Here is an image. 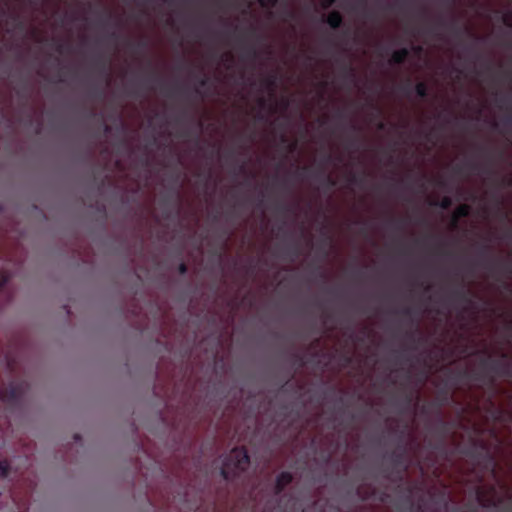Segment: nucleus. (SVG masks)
Wrapping results in <instances>:
<instances>
[{"label":"nucleus","mask_w":512,"mask_h":512,"mask_svg":"<svg viewBox=\"0 0 512 512\" xmlns=\"http://www.w3.org/2000/svg\"><path fill=\"white\" fill-rule=\"evenodd\" d=\"M250 457L245 447L233 448L223 460L220 474L226 481H232L247 470Z\"/></svg>","instance_id":"f257e3e1"},{"label":"nucleus","mask_w":512,"mask_h":512,"mask_svg":"<svg viewBox=\"0 0 512 512\" xmlns=\"http://www.w3.org/2000/svg\"><path fill=\"white\" fill-rule=\"evenodd\" d=\"M483 368L489 370L497 376H510L512 377V369L509 363L500 360H491L490 358L481 361Z\"/></svg>","instance_id":"f03ea898"},{"label":"nucleus","mask_w":512,"mask_h":512,"mask_svg":"<svg viewBox=\"0 0 512 512\" xmlns=\"http://www.w3.org/2000/svg\"><path fill=\"white\" fill-rule=\"evenodd\" d=\"M293 481V475L288 471L281 472L276 477L275 487H274V493L275 495H280L286 486L291 484Z\"/></svg>","instance_id":"7ed1b4c3"},{"label":"nucleus","mask_w":512,"mask_h":512,"mask_svg":"<svg viewBox=\"0 0 512 512\" xmlns=\"http://www.w3.org/2000/svg\"><path fill=\"white\" fill-rule=\"evenodd\" d=\"M406 458H407V450H406V447H404V446H400L399 449L393 451L390 455L391 461L396 466H402L404 471H406L408 468V465L406 463Z\"/></svg>","instance_id":"20e7f679"},{"label":"nucleus","mask_w":512,"mask_h":512,"mask_svg":"<svg viewBox=\"0 0 512 512\" xmlns=\"http://www.w3.org/2000/svg\"><path fill=\"white\" fill-rule=\"evenodd\" d=\"M471 212V207L467 204L459 205L453 212L451 224L453 227H457L460 218L468 217Z\"/></svg>","instance_id":"39448f33"},{"label":"nucleus","mask_w":512,"mask_h":512,"mask_svg":"<svg viewBox=\"0 0 512 512\" xmlns=\"http://www.w3.org/2000/svg\"><path fill=\"white\" fill-rule=\"evenodd\" d=\"M409 55H410V49H408L406 47L401 48L392 53L389 62H390V64H394V65H402L403 63H405V61L407 60Z\"/></svg>","instance_id":"423d86ee"},{"label":"nucleus","mask_w":512,"mask_h":512,"mask_svg":"<svg viewBox=\"0 0 512 512\" xmlns=\"http://www.w3.org/2000/svg\"><path fill=\"white\" fill-rule=\"evenodd\" d=\"M453 295L460 302H463V303L467 304L468 306L473 305L471 291L464 289L463 286H461L460 288L453 291Z\"/></svg>","instance_id":"0eeeda50"},{"label":"nucleus","mask_w":512,"mask_h":512,"mask_svg":"<svg viewBox=\"0 0 512 512\" xmlns=\"http://www.w3.org/2000/svg\"><path fill=\"white\" fill-rule=\"evenodd\" d=\"M325 22L332 28V29H338L343 24V17L339 11H332L328 14V16L325 19Z\"/></svg>","instance_id":"6e6552de"},{"label":"nucleus","mask_w":512,"mask_h":512,"mask_svg":"<svg viewBox=\"0 0 512 512\" xmlns=\"http://www.w3.org/2000/svg\"><path fill=\"white\" fill-rule=\"evenodd\" d=\"M98 66H99L100 75L106 79L107 84H110L111 73H110V68H109L107 61L102 60V59L99 60Z\"/></svg>","instance_id":"1a4fd4ad"},{"label":"nucleus","mask_w":512,"mask_h":512,"mask_svg":"<svg viewBox=\"0 0 512 512\" xmlns=\"http://www.w3.org/2000/svg\"><path fill=\"white\" fill-rule=\"evenodd\" d=\"M415 93L420 98H426L428 96V86L424 82H419L415 85Z\"/></svg>","instance_id":"9d476101"},{"label":"nucleus","mask_w":512,"mask_h":512,"mask_svg":"<svg viewBox=\"0 0 512 512\" xmlns=\"http://www.w3.org/2000/svg\"><path fill=\"white\" fill-rule=\"evenodd\" d=\"M264 85L266 88L270 89L271 91H274L277 85V76L276 74H271L268 77L264 79Z\"/></svg>","instance_id":"9b49d317"},{"label":"nucleus","mask_w":512,"mask_h":512,"mask_svg":"<svg viewBox=\"0 0 512 512\" xmlns=\"http://www.w3.org/2000/svg\"><path fill=\"white\" fill-rule=\"evenodd\" d=\"M432 205L442 209H449L452 205V199L449 196H444L440 201H435Z\"/></svg>","instance_id":"f8f14e48"},{"label":"nucleus","mask_w":512,"mask_h":512,"mask_svg":"<svg viewBox=\"0 0 512 512\" xmlns=\"http://www.w3.org/2000/svg\"><path fill=\"white\" fill-rule=\"evenodd\" d=\"M343 74H344V77L351 80V81H354L355 79V70L353 68V66L351 64H345L343 66Z\"/></svg>","instance_id":"ddd939ff"},{"label":"nucleus","mask_w":512,"mask_h":512,"mask_svg":"<svg viewBox=\"0 0 512 512\" xmlns=\"http://www.w3.org/2000/svg\"><path fill=\"white\" fill-rule=\"evenodd\" d=\"M438 399H439L438 408H440L441 406L445 405L450 399L448 391L445 389L439 391Z\"/></svg>","instance_id":"4468645a"},{"label":"nucleus","mask_w":512,"mask_h":512,"mask_svg":"<svg viewBox=\"0 0 512 512\" xmlns=\"http://www.w3.org/2000/svg\"><path fill=\"white\" fill-rule=\"evenodd\" d=\"M258 2L264 8H273L277 5L278 0H258Z\"/></svg>","instance_id":"2eb2a0df"},{"label":"nucleus","mask_w":512,"mask_h":512,"mask_svg":"<svg viewBox=\"0 0 512 512\" xmlns=\"http://www.w3.org/2000/svg\"><path fill=\"white\" fill-rule=\"evenodd\" d=\"M348 180H349V182L351 184L360 185L364 181V176L363 177H359L356 174H350Z\"/></svg>","instance_id":"dca6fc26"},{"label":"nucleus","mask_w":512,"mask_h":512,"mask_svg":"<svg viewBox=\"0 0 512 512\" xmlns=\"http://www.w3.org/2000/svg\"><path fill=\"white\" fill-rule=\"evenodd\" d=\"M320 174L323 177V180L326 182V184L329 188L336 186L335 179H333L330 175H325L324 172H321Z\"/></svg>","instance_id":"f3484780"},{"label":"nucleus","mask_w":512,"mask_h":512,"mask_svg":"<svg viewBox=\"0 0 512 512\" xmlns=\"http://www.w3.org/2000/svg\"><path fill=\"white\" fill-rule=\"evenodd\" d=\"M439 430L442 434V438H444L448 432V424L443 420H439Z\"/></svg>","instance_id":"a211bd4d"},{"label":"nucleus","mask_w":512,"mask_h":512,"mask_svg":"<svg viewBox=\"0 0 512 512\" xmlns=\"http://www.w3.org/2000/svg\"><path fill=\"white\" fill-rule=\"evenodd\" d=\"M246 54L249 58L256 59L258 56L257 50L255 47L251 46L247 49Z\"/></svg>","instance_id":"6ab92c4d"},{"label":"nucleus","mask_w":512,"mask_h":512,"mask_svg":"<svg viewBox=\"0 0 512 512\" xmlns=\"http://www.w3.org/2000/svg\"><path fill=\"white\" fill-rule=\"evenodd\" d=\"M490 252H491V248L489 245H483V246H481V248L479 250V254L483 257L490 255Z\"/></svg>","instance_id":"aec40b11"},{"label":"nucleus","mask_w":512,"mask_h":512,"mask_svg":"<svg viewBox=\"0 0 512 512\" xmlns=\"http://www.w3.org/2000/svg\"><path fill=\"white\" fill-rule=\"evenodd\" d=\"M146 47H147V42H146V41H140V42H138V43L135 45V50H134V52H135V53H138L139 51L144 50Z\"/></svg>","instance_id":"412c9836"},{"label":"nucleus","mask_w":512,"mask_h":512,"mask_svg":"<svg viewBox=\"0 0 512 512\" xmlns=\"http://www.w3.org/2000/svg\"><path fill=\"white\" fill-rule=\"evenodd\" d=\"M323 9L330 8L336 0H319Z\"/></svg>","instance_id":"4be33fe9"},{"label":"nucleus","mask_w":512,"mask_h":512,"mask_svg":"<svg viewBox=\"0 0 512 512\" xmlns=\"http://www.w3.org/2000/svg\"><path fill=\"white\" fill-rule=\"evenodd\" d=\"M188 271V266L184 263V262H181L178 266V272L181 274V275H185Z\"/></svg>","instance_id":"5701e85b"},{"label":"nucleus","mask_w":512,"mask_h":512,"mask_svg":"<svg viewBox=\"0 0 512 512\" xmlns=\"http://www.w3.org/2000/svg\"><path fill=\"white\" fill-rule=\"evenodd\" d=\"M108 38L109 40L116 42L120 38V35L116 31H113L108 35Z\"/></svg>","instance_id":"b1692460"},{"label":"nucleus","mask_w":512,"mask_h":512,"mask_svg":"<svg viewBox=\"0 0 512 512\" xmlns=\"http://www.w3.org/2000/svg\"><path fill=\"white\" fill-rule=\"evenodd\" d=\"M67 47L64 43H59L56 47V50L59 52V53H64L66 51Z\"/></svg>","instance_id":"393cba45"},{"label":"nucleus","mask_w":512,"mask_h":512,"mask_svg":"<svg viewBox=\"0 0 512 512\" xmlns=\"http://www.w3.org/2000/svg\"><path fill=\"white\" fill-rule=\"evenodd\" d=\"M356 143H357L356 138H351L347 142V147L348 148H355L356 147Z\"/></svg>","instance_id":"a878e982"},{"label":"nucleus","mask_w":512,"mask_h":512,"mask_svg":"<svg viewBox=\"0 0 512 512\" xmlns=\"http://www.w3.org/2000/svg\"><path fill=\"white\" fill-rule=\"evenodd\" d=\"M503 22H504L505 25H507L509 27H512V22H511L510 16L505 15L503 17Z\"/></svg>","instance_id":"bb28decb"},{"label":"nucleus","mask_w":512,"mask_h":512,"mask_svg":"<svg viewBox=\"0 0 512 512\" xmlns=\"http://www.w3.org/2000/svg\"><path fill=\"white\" fill-rule=\"evenodd\" d=\"M391 224H392V225H393V227H394L395 229H397V230L402 229L401 221H395V220H393V221H391Z\"/></svg>","instance_id":"cd10ccee"},{"label":"nucleus","mask_w":512,"mask_h":512,"mask_svg":"<svg viewBox=\"0 0 512 512\" xmlns=\"http://www.w3.org/2000/svg\"><path fill=\"white\" fill-rule=\"evenodd\" d=\"M207 83H208V79H207L206 77H204V76H203V77H201V78L199 79V85H200L201 87H205V86L207 85Z\"/></svg>","instance_id":"c85d7f7f"},{"label":"nucleus","mask_w":512,"mask_h":512,"mask_svg":"<svg viewBox=\"0 0 512 512\" xmlns=\"http://www.w3.org/2000/svg\"><path fill=\"white\" fill-rule=\"evenodd\" d=\"M503 124L505 126H510L512 124V118L510 115H508L507 117H505L504 121H503Z\"/></svg>","instance_id":"c756f323"},{"label":"nucleus","mask_w":512,"mask_h":512,"mask_svg":"<svg viewBox=\"0 0 512 512\" xmlns=\"http://www.w3.org/2000/svg\"><path fill=\"white\" fill-rule=\"evenodd\" d=\"M248 34H249V36H251V37H255V36H257L256 28H255V27H250V28L248 29Z\"/></svg>","instance_id":"7c9ffc66"},{"label":"nucleus","mask_w":512,"mask_h":512,"mask_svg":"<svg viewBox=\"0 0 512 512\" xmlns=\"http://www.w3.org/2000/svg\"><path fill=\"white\" fill-rule=\"evenodd\" d=\"M412 50H413L416 54H420V53L423 51V48H422V46H420V45H416V46H413V47H412Z\"/></svg>","instance_id":"2f4dec72"},{"label":"nucleus","mask_w":512,"mask_h":512,"mask_svg":"<svg viewBox=\"0 0 512 512\" xmlns=\"http://www.w3.org/2000/svg\"><path fill=\"white\" fill-rule=\"evenodd\" d=\"M278 209H279L280 211H282V212H289V211H290V207H289V206H287V205H284V204L279 205Z\"/></svg>","instance_id":"473e14b6"},{"label":"nucleus","mask_w":512,"mask_h":512,"mask_svg":"<svg viewBox=\"0 0 512 512\" xmlns=\"http://www.w3.org/2000/svg\"><path fill=\"white\" fill-rule=\"evenodd\" d=\"M148 80H151V81H159V77L158 75L153 71L150 75V77L148 78Z\"/></svg>","instance_id":"72a5a7b5"},{"label":"nucleus","mask_w":512,"mask_h":512,"mask_svg":"<svg viewBox=\"0 0 512 512\" xmlns=\"http://www.w3.org/2000/svg\"><path fill=\"white\" fill-rule=\"evenodd\" d=\"M403 91L409 95L410 94V82L408 81L406 85L402 87Z\"/></svg>","instance_id":"f704fd0d"},{"label":"nucleus","mask_w":512,"mask_h":512,"mask_svg":"<svg viewBox=\"0 0 512 512\" xmlns=\"http://www.w3.org/2000/svg\"><path fill=\"white\" fill-rule=\"evenodd\" d=\"M412 313V310L410 308H405L402 310V314L405 316H410Z\"/></svg>","instance_id":"c9c22d12"},{"label":"nucleus","mask_w":512,"mask_h":512,"mask_svg":"<svg viewBox=\"0 0 512 512\" xmlns=\"http://www.w3.org/2000/svg\"><path fill=\"white\" fill-rule=\"evenodd\" d=\"M33 33H34V45L38 42V38H37V28H36V25L34 24V30H33Z\"/></svg>","instance_id":"e433bc0d"},{"label":"nucleus","mask_w":512,"mask_h":512,"mask_svg":"<svg viewBox=\"0 0 512 512\" xmlns=\"http://www.w3.org/2000/svg\"><path fill=\"white\" fill-rule=\"evenodd\" d=\"M307 171H308V168H307V167H302V168H300V169H299L298 175L302 177V176H303V174H304L305 172H307Z\"/></svg>","instance_id":"4c0bfd02"},{"label":"nucleus","mask_w":512,"mask_h":512,"mask_svg":"<svg viewBox=\"0 0 512 512\" xmlns=\"http://www.w3.org/2000/svg\"><path fill=\"white\" fill-rule=\"evenodd\" d=\"M325 162L326 163H330L332 161V155L331 154H327L324 158Z\"/></svg>","instance_id":"58836bf2"},{"label":"nucleus","mask_w":512,"mask_h":512,"mask_svg":"<svg viewBox=\"0 0 512 512\" xmlns=\"http://www.w3.org/2000/svg\"><path fill=\"white\" fill-rule=\"evenodd\" d=\"M467 166L471 169V170H476L478 168V166L474 163H467Z\"/></svg>","instance_id":"ea45409f"},{"label":"nucleus","mask_w":512,"mask_h":512,"mask_svg":"<svg viewBox=\"0 0 512 512\" xmlns=\"http://www.w3.org/2000/svg\"><path fill=\"white\" fill-rule=\"evenodd\" d=\"M452 28H453V30H454V32H455V34H457V35H458V34L460 33V29H459V27H457V26H456V24H455V23H453V24H452Z\"/></svg>","instance_id":"a19ab883"},{"label":"nucleus","mask_w":512,"mask_h":512,"mask_svg":"<svg viewBox=\"0 0 512 512\" xmlns=\"http://www.w3.org/2000/svg\"><path fill=\"white\" fill-rule=\"evenodd\" d=\"M259 105H260L261 107H264V106L266 105V100H265V98L261 97V98L259 99Z\"/></svg>","instance_id":"79ce46f5"},{"label":"nucleus","mask_w":512,"mask_h":512,"mask_svg":"<svg viewBox=\"0 0 512 512\" xmlns=\"http://www.w3.org/2000/svg\"><path fill=\"white\" fill-rule=\"evenodd\" d=\"M484 266H486L488 269L492 270L494 268V264L491 263V262H487L485 264H483Z\"/></svg>","instance_id":"37998d69"},{"label":"nucleus","mask_w":512,"mask_h":512,"mask_svg":"<svg viewBox=\"0 0 512 512\" xmlns=\"http://www.w3.org/2000/svg\"><path fill=\"white\" fill-rule=\"evenodd\" d=\"M384 128H385V123H384V122H382V121H380V122L378 123V129H379V130H384Z\"/></svg>","instance_id":"c03bdc74"},{"label":"nucleus","mask_w":512,"mask_h":512,"mask_svg":"<svg viewBox=\"0 0 512 512\" xmlns=\"http://www.w3.org/2000/svg\"><path fill=\"white\" fill-rule=\"evenodd\" d=\"M455 171H456L457 173H460V172L462 171V166L457 165V166L455 167Z\"/></svg>","instance_id":"a18cd8bd"},{"label":"nucleus","mask_w":512,"mask_h":512,"mask_svg":"<svg viewBox=\"0 0 512 512\" xmlns=\"http://www.w3.org/2000/svg\"><path fill=\"white\" fill-rule=\"evenodd\" d=\"M483 378H484V376H483V375H481V374H477V375L475 376V379H476V380H483Z\"/></svg>","instance_id":"49530a36"},{"label":"nucleus","mask_w":512,"mask_h":512,"mask_svg":"<svg viewBox=\"0 0 512 512\" xmlns=\"http://www.w3.org/2000/svg\"><path fill=\"white\" fill-rule=\"evenodd\" d=\"M494 382H495V377H494V376L489 377V383H490L491 385H493V384H494Z\"/></svg>","instance_id":"de8ad7c7"},{"label":"nucleus","mask_w":512,"mask_h":512,"mask_svg":"<svg viewBox=\"0 0 512 512\" xmlns=\"http://www.w3.org/2000/svg\"><path fill=\"white\" fill-rule=\"evenodd\" d=\"M478 499H479V501L481 502L482 506H486V504H485V503H484V501L482 500V496H481V495H479V496H478Z\"/></svg>","instance_id":"09e8293b"},{"label":"nucleus","mask_w":512,"mask_h":512,"mask_svg":"<svg viewBox=\"0 0 512 512\" xmlns=\"http://www.w3.org/2000/svg\"><path fill=\"white\" fill-rule=\"evenodd\" d=\"M104 131H105L106 133L110 132V126L105 125V127H104Z\"/></svg>","instance_id":"8fccbe9b"},{"label":"nucleus","mask_w":512,"mask_h":512,"mask_svg":"<svg viewBox=\"0 0 512 512\" xmlns=\"http://www.w3.org/2000/svg\"><path fill=\"white\" fill-rule=\"evenodd\" d=\"M295 148H296V144H295V143L291 144V146H290V151H294V150H295Z\"/></svg>","instance_id":"3c124183"},{"label":"nucleus","mask_w":512,"mask_h":512,"mask_svg":"<svg viewBox=\"0 0 512 512\" xmlns=\"http://www.w3.org/2000/svg\"><path fill=\"white\" fill-rule=\"evenodd\" d=\"M337 117H338V118H343V113H342L341 111H339V112L337 113Z\"/></svg>","instance_id":"603ef678"},{"label":"nucleus","mask_w":512,"mask_h":512,"mask_svg":"<svg viewBox=\"0 0 512 512\" xmlns=\"http://www.w3.org/2000/svg\"><path fill=\"white\" fill-rule=\"evenodd\" d=\"M350 128L355 132L357 131V127L355 125H351Z\"/></svg>","instance_id":"864d4df0"},{"label":"nucleus","mask_w":512,"mask_h":512,"mask_svg":"<svg viewBox=\"0 0 512 512\" xmlns=\"http://www.w3.org/2000/svg\"><path fill=\"white\" fill-rule=\"evenodd\" d=\"M345 362H346V363H350V362H351V358H350V357H346V358H345Z\"/></svg>","instance_id":"5fc2aeb1"},{"label":"nucleus","mask_w":512,"mask_h":512,"mask_svg":"<svg viewBox=\"0 0 512 512\" xmlns=\"http://www.w3.org/2000/svg\"><path fill=\"white\" fill-rule=\"evenodd\" d=\"M480 151L483 153H487V150L484 147H480Z\"/></svg>","instance_id":"6e6d98bb"},{"label":"nucleus","mask_w":512,"mask_h":512,"mask_svg":"<svg viewBox=\"0 0 512 512\" xmlns=\"http://www.w3.org/2000/svg\"><path fill=\"white\" fill-rule=\"evenodd\" d=\"M288 16H289L290 18H294V13H293V12H289V13H288Z\"/></svg>","instance_id":"4d7b16f0"},{"label":"nucleus","mask_w":512,"mask_h":512,"mask_svg":"<svg viewBox=\"0 0 512 512\" xmlns=\"http://www.w3.org/2000/svg\"><path fill=\"white\" fill-rule=\"evenodd\" d=\"M74 438H75V440H76V441H78V440H80V435L76 434V435L74 436Z\"/></svg>","instance_id":"13d9d810"},{"label":"nucleus","mask_w":512,"mask_h":512,"mask_svg":"<svg viewBox=\"0 0 512 512\" xmlns=\"http://www.w3.org/2000/svg\"><path fill=\"white\" fill-rule=\"evenodd\" d=\"M407 335H408V337H409V338H411V339H413V338H414L413 333H408Z\"/></svg>","instance_id":"bf43d9fd"},{"label":"nucleus","mask_w":512,"mask_h":512,"mask_svg":"<svg viewBox=\"0 0 512 512\" xmlns=\"http://www.w3.org/2000/svg\"><path fill=\"white\" fill-rule=\"evenodd\" d=\"M359 4H361V5H363V6H364V5H365V0H360V1H359Z\"/></svg>","instance_id":"052dcab7"},{"label":"nucleus","mask_w":512,"mask_h":512,"mask_svg":"<svg viewBox=\"0 0 512 512\" xmlns=\"http://www.w3.org/2000/svg\"><path fill=\"white\" fill-rule=\"evenodd\" d=\"M411 400H412L411 396H408V397H407V402H408V403H410V402H411Z\"/></svg>","instance_id":"680f3d73"},{"label":"nucleus","mask_w":512,"mask_h":512,"mask_svg":"<svg viewBox=\"0 0 512 512\" xmlns=\"http://www.w3.org/2000/svg\"><path fill=\"white\" fill-rule=\"evenodd\" d=\"M507 357H508V356H507V354H506V353H503V354H502V358L506 359Z\"/></svg>","instance_id":"e2e57ef3"},{"label":"nucleus","mask_w":512,"mask_h":512,"mask_svg":"<svg viewBox=\"0 0 512 512\" xmlns=\"http://www.w3.org/2000/svg\"><path fill=\"white\" fill-rule=\"evenodd\" d=\"M262 204H263V200L261 199V200H259L258 206H262Z\"/></svg>","instance_id":"0e129e2a"},{"label":"nucleus","mask_w":512,"mask_h":512,"mask_svg":"<svg viewBox=\"0 0 512 512\" xmlns=\"http://www.w3.org/2000/svg\"><path fill=\"white\" fill-rule=\"evenodd\" d=\"M173 94H174L173 91L167 93L168 96H173Z\"/></svg>","instance_id":"69168bd1"},{"label":"nucleus","mask_w":512,"mask_h":512,"mask_svg":"<svg viewBox=\"0 0 512 512\" xmlns=\"http://www.w3.org/2000/svg\"><path fill=\"white\" fill-rule=\"evenodd\" d=\"M195 92H196L197 94H201V91H200L199 89H196V90H195Z\"/></svg>","instance_id":"338daca9"},{"label":"nucleus","mask_w":512,"mask_h":512,"mask_svg":"<svg viewBox=\"0 0 512 512\" xmlns=\"http://www.w3.org/2000/svg\"><path fill=\"white\" fill-rule=\"evenodd\" d=\"M107 16H108V18L110 19V18L112 17V14L109 12V13L107 14Z\"/></svg>","instance_id":"774afa93"}]
</instances>
